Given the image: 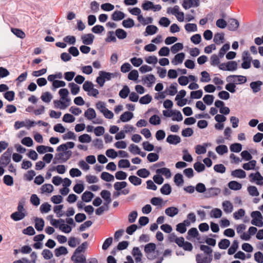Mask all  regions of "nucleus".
<instances>
[{
	"mask_svg": "<svg viewBox=\"0 0 263 263\" xmlns=\"http://www.w3.org/2000/svg\"><path fill=\"white\" fill-rule=\"evenodd\" d=\"M230 245V241L227 239H221L218 243V247L221 249H227Z\"/></svg>",
	"mask_w": 263,
	"mask_h": 263,
	"instance_id": "nucleus-51",
	"label": "nucleus"
},
{
	"mask_svg": "<svg viewBox=\"0 0 263 263\" xmlns=\"http://www.w3.org/2000/svg\"><path fill=\"white\" fill-rule=\"evenodd\" d=\"M17 211L11 215V218L14 221L23 219L26 216V211L24 208V204L20 202L17 209Z\"/></svg>",
	"mask_w": 263,
	"mask_h": 263,
	"instance_id": "nucleus-2",
	"label": "nucleus"
},
{
	"mask_svg": "<svg viewBox=\"0 0 263 263\" xmlns=\"http://www.w3.org/2000/svg\"><path fill=\"white\" fill-rule=\"evenodd\" d=\"M128 179L129 181L135 185H139L142 182V180L135 176H129Z\"/></svg>",
	"mask_w": 263,
	"mask_h": 263,
	"instance_id": "nucleus-64",
	"label": "nucleus"
},
{
	"mask_svg": "<svg viewBox=\"0 0 263 263\" xmlns=\"http://www.w3.org/2000/svg\"><path fill=\"white\" fill-rule=\"evenodd\" d=\"M201 78L200 82L201 83H209L211 81V76L206 71H202L200 73Z\"/></svg>",
	"mask_w": 263,
	"mask_h": 263,
	"instance_id": "nucleus-32",
	"label": "nucleus"
},
{
	"mask_svg": "<svg viewBox=\"0 0 263 263\" xmlns=\"http://www.w3.org/2000/svg\"><path fill=\"white\" fill-rule=\"evenodd\" d=\"M262 84V82L257 81L251 82L250 84V86L254 93H257L261 90V87Z\"/></svg>",
	"mask_w": 263,
	"mask_h": 263,
	"instance_id": "nucleus-19",
	"label": "nucleus"
},
{
	"mask_svg": "<svg viewBox=\"0 0 263 263\" xmlns=\"http://www.w3.org/2000/svg\"><path fill=\"white\" fill-rule=\"evenodd\" d=\"M85 117L88 120H92L96 118L97 115L94 109L88 108L84 112Z\"/></svg>",
	"mask_w": 263,
	"mask_h": 263,
	"instance_id": "nucleus-20",
	"label": "nucleus"
},
{
	"mask_svg": "<svg viewBox=\"0 0 263 263\" xmlns=\"http://www.w3.org/2000/svg\"><path fill=\"white\" fill-rule=\"evenodd\" d=\"M249 179L250 182L252 183L259 186L263 185V176L259 172L251 173L249 175Z\"/></svg>",
	"mask_w": 263,
	"mask_h": 263,
	"instance_id": "nucleus-6",
	"label": "nucleus"
},
{
	"mask_svg": "<svg viewBox=\"0 0 263 263\" xmlns=\"http://www.w3.org/2000/svg\"><path fill=\"white\" fill-rule=\"evenodd\" d=\"M130 92L129 88L127 86H124L119 92V96L123 99H125Z\"/></svg>",
	"mask_w": 263,
	"mask_h": 263,
	"instance_id": "nucleus-49",
	"label": "nucleus"
},
{
	"mask_svg": "<svg viewBox=\"0 0 263 263\" xmlns=\"http://www.w3.org/2000/svg\"><path fill=\"white\" fill-rule=\"evenodd\" d=\"M133 114L129 111H125L120 116V120L123 122H128L133 118Z\"/></svg>",
	"mask_w": 263,
	"mask_h": 263,
	"instance_id": "nucleus-30",
	"label": "nucleus"
},
{
	"mask_svg": "<svg viewBox=\"0 0 263 263\" xmlns=\"http://www.w3.org/2000/svg\"><path fill=\"white\" fill-rule=\"evenodd\" d=\"M122 25L125 28H130L135 26V22L133 19L128 18L123 21Z\"/></svg>",
	"mask_w": 263,
	"mask_h": 263,
	"instance_id": "nucleus-52",
	"label": "nucleus"
},
{
	"mask_svg": "<svg viewBox=\"0 0 263 263\" xmlns=\"http://www.w3.org/2000/svg\"><path fill=\"white\" fill-rule=\"evenodd\" d=\"M256 165V161L251 160L248 162L245 163L242 165V168L246 171L254 170Z\"/></svg>",
	"mask_w": 263,
	"mask_h": 263,
	"instance_id": "nucleus-26",
	"label": "nucleus"
},
{
	"mask_svg": "<svg viewBox=\"0 0 263 263\" xmlns=\"http://www.w3.org/2000/svg\"><path fill=\"white\" fill-rule=\"evenodd\" d=\"M93 197L94 194L92 193L89 191H86L82 195V200L85 202H89Z\"/></svg>",
	"mask_w": 263,
	"mask_h": 263,
	"instance_id": "nucleus-37",
	"label": "nucleus"
},
{
	"mask_svg": "<svg viewBox=\"0 0 263 263\" xmlns=\"http://www.w3.org/2000/svg\"><path fill=\"white\" fill-rule=\"evenodd\" d=\"M124 17L125 14L120 11H115L111 15V18L115 21L122 20Z\"/></svg>",
	"mask_w": 263,
	"mask_h": 263,
	"instance_id": "nucleus-31",
	"label": "nucleus"
},
{
	"mask_svg": "<svg viewBox=\"0 0 263 263\" xmlns=\"http://www.w3.org/2000/svg\"><path fill=\"white\" fill-rule=\"evenodd\" d=\"M226 80L228 82H233L235 85L241 84L247 82L246 77L240 75H230L227 77Z\"/></svg>",
	"mask_w": 263,
	"mask_h": 263,
	"instance_id": "nucleus-7",
	"label": "nucleus"
},
{
	"mask_svg": "<svg viewBox=\"0 0 263 263\" xmlns=\"http://www.w3.org/2000/svg\"><path fill=\"white\" fill-rule=\"evenodd\" d=\"M231 175L234 178L243 179L246 177V173L241 169H237L231 172Z\"/></svg>",
	"mask_w": 263,
	"mask_h": 263,
	"instance_id": "nucleus-23",
	"label": "nucleus"
},
{
	"mask_svg": "<svg viewBox=\"0 0 263 263\" xmlns=\"http://www.w3.org/2000/svg\"><path fill=\"white\" fill-rule=\"evenodd\" d=\"M149 122L152 125H157L160 124L161 120L158 115H155L149 118Z\"/></svg>",
	"mask_w": 263,
	"mask_h": 263,
	"instance_id": "nucleus-60",
	"label": "nucleus"
},
{
	"mask_svg": "<svg viewBox=\"0 0 263 263\" xmlns=\"http://www.w3.org/2000/svg\"><path fill=\"white\" fill-rule=\"evenodd\" d=\"M35 228L39 231H41L43 230L44 226V221L42 218H36L35 220Z\"/></svg>",
	"mask_w": 263,
	"mask_h": 263,
	"instance_id": "nucleus-43",
	"label": "nucleus"
},
{
	"mask_svg": "<svg viewBox=\"0 0 263 263\" xmlns=\"http://www.w3.org/2000/svg\"><path fill=\"white\" fill-rule=\"evenodd\" d=\"M252 218L251 224L256 227H262L263 226V216L259 211H253L251 214Z\"/></svg>",
	"mask_w": 263,
	"mask_h": 263,
	"instance_id": "nucleus-5",
	"label": "nucleus"
},
{
	"mask_svg": "<svg viewBox=\"0 0 263 263\" xmlns=\"http://www.w3.org/2000/svg\"><path fill=\"white\" fill-rule=\"evenodd\" d=\"M83 89L89 96L97 97L99 93V90L94 88L93 84L90 81H85L83 85Z\"/></svg>",
	"mask_w": 263,
	"mask_h": 263,
	"instance_id": "nucleus-3",
	"label": "nucleus"
},
{
	"mask_svg": "<svg viewBox=\"0 0 263 263\" xmlns=\"http://www.w3.org/2000/svg\"><path fill=\"white\" fill-rule=\"evenodd\" d=\"M79 141L81 143H90L91 141V137L87 134H83L78 138Z\"/></svg>",
	"mask_w": 263,
	"mask_h": 263,
	"instance_id": "nucleus-46",
	"label": "nucleus"
},
{
	"mask_svg": "<svg viewBox=\"0 0 263 263\" xmlns=\"http://www.w3.org/2000/svg\"><path fill=\"white\" fill-rule=\"evenodd\" d=\"M199 5V0H183L182 4L183 8L186 10L191 7H198Z\"/></svg>",
	"mask_w": 263,
	"mask_h": 263,
	"instance_id": "nucleus-12",
	"label": "nucleus"
},
{
	"mask_svg": "<svg viewBox=\"0 0 263 263\" xmlns=\"http://www.w3.org/2000/svg\"><path fill=\"white\" fill-rule=\"evenodd\" d=\"M11 161V152L9 149L3 154L0 159V164L6 166Z\"/></svg>",
	"mask_w": 263,
	"mask_h": 263,
	"instance_id": "nucleus-14",
	"label": "nucleus"
},
{
	"mask_svg": "<svg viewBox=\"0 0 263 263\" xmlns=\"http://www.w3.org/2000/svg\"><path fill=\"white\" fill-rule=\"evenodd\" d=\"M239 26V22L237 20L232 18L229 22L228 28L230 30L235 31Z\"/></svg>",
	"mask_w": 263,
	"mask_h": 263,
	"instance_id": "nucleus-35",
	"label": "nucleus"
},
{
	"mask_svg": "<svg viewBox=\"0 0 263 263\" xmlns=\"http://www.w3.org/2000/svg\"><path fill=\"white\" fill-rule=\"evenodd\" d=\"M101 178L102 180L107 182L113 181L115 179L114 175L105 172L102 173Z\"/></svg>",
	"mask_w": 263,
	"mask_h": 263,
	"instance_id": "nucleus-40",
	"label": "nucleus"
},
{
	"mask_svg": "<svg viewBox=\"0 0 263 263\" xmlns=\"http://www.w3.org/2000/svg\"><path fill=\"white\" fill-rule=\"evenodd\" d=\"M215 150L217 153L220 155H222L228 152V147L225 145H220L217 146Z\"/></svg>",
	"mask_w": 263,
	"mask_h": 263,
	"instance_id": "nucleus-47",
	"label": "nucleus"
},
{
	"mask_svg": "<svg viewBox=\"0 0 263 263\" xmlns=\"http://www.w3.org/2000/svg\"><path fill=\"white\" fill-rule=\"evenodd\" d=\"M223 211L226 213H231L233 210V205L229 201H224L222 203Z\"/></svg>",
	"mask_w": 263,
	"mask_h": 263,
	"instance_id": "nucleus-28",
	"label": "nucleus"
},
{
	"mask_svg": "<svg viewBox=\"0 0 263 263\" xmlns=\"http://www.w3.org/2000/svg\"><path fill=\"white\" fill-rule=\"evenodd\" d=\"M59 94L60 96V100L69 106L71 99L68 97L69 91L68 89L66 88H62L59 90Z\"/></svg>",
	"mask_w": 263,
	"mask_h": 263,
	"instance_id": "nucleus-11",
	"label": "nucleus"
},
{
	"mask_svg": "<svg viewBox=\"0 0 263 263\" xmlns=\"http://www.w3.org/2000/svg\"><path fill=\"white\" fill-rule=\"evenodd\" d=\"M178 209L174 206L170 207L165 209V213L170 217H174L178 213Z\"/></svg>",
	"mask_w": 263,
	"mask_h": 263,
	"instance_id": "nucleus-33",
	"label": "nucleus"
},
{
	"mask_svg": "<svg viewBox=\"0 0 263 263\" xmlns=\"http://www.w3.org/2000/svg\"><path fill=\"white\" fill-rule=\"evenodd\" d=\"M53 98L52 95L49 92H45L42 93L41 99L45 103H49Z\"/></svg>",
	"mask_w": 263,
	"mask_h": 263,
	"instance_id": "nucleus-45",
	"label": "nucleus"
},
{
	"mask_svg": "<svg viewBox=\"0 0 263 263\" xmlns=\"http://www.w3.org/2000/svg\"><path fill=\"white\" fill-rule=\"evenodd\" d=\"M211 143H205L203 145H197L195 147V153L198 155L204 154L206 152V147L210 146Z\"/></svg>",
	"mask_w": 263,
	"mask_h": 263,
	"instance_id": "nucleus-17",
	"label": "nucleus"
},
{
	"mask_svg": "<svg viewBox=\"0 0 263 263\" xmlns=\"http://www.w3.org/2000/svg\"><path fill=\"white\" fill-rule=\"evenodd\" d=\"M100 195L103 199L106 201L104 205H107L111 201V194L110 192L107 190H103L100 193Z\"/></svg>",
	"mask_w": 263,
	"mask_h": 263,
	"instance_id": "nucleus-24",
	"label": "nucleus"
},
{
	"mask_svg": "<svg viewBox=\"0 0 263 263\" xmlns=\"http://www.w3.org/2000/svg\"><path fill=\"white\" fill-rule=\"evenodd\" d=\"M145 61L148 64L156 65L158 61V58L155 55L146 57L144 58Z\"/></svg>",
	"mask_w": 263,
	"mask_h": 263,
	"instance_id": "nucleus-48",
	"label": "nucleus"
},
{
	"mask_svg": "<svg viewBox=\"0 0 263 263\" xmlns=\"http://www.w3.org/2000/svg\"><path fill=\"white\" fill-rule=\"evenodd\" d=\"M238 64L235 61H230L219 65V68L224 71H235L237 69Z\"/></svg>",
	"mask_w": 263,
	"mask_h": 263,
	"instance_id": "nucleus-8",
	"label": "nucleus"
},
{
	"mask_svg": "<svg viewBox=\"0 0 263 263\" xmlns=\"http://www.w3.org/2000/svg\"><path fill=\"white\" fill-rule=\"evenodd\" d=\"M238 247V242L236 240L233 241L232 246L229 249L228 253L229 255H232L235 253Z\"/></svg>",
	"mask_w": 263,
	"mask_h": 263,
	"instance_id": "nucleus-53",
	"label": "nucleus"
},
{
	"mask_svg": "<svg viewBox=\"0 0 263 263\" xmlns=\"http://www.w3.org/2000/svg\"><path fill=\"white\" fill-rule=\"evenodd\" d=\"M156 245L154 243H149L145 246L144 251L148 259L153 260L158 255V251L156 252Z\"/></svg>",
	"mask_w": 263,
	"mask_h": 263,
	"instance_id": "nucleus-4",
	"label": "nucleus"
},
{
	"mask_svg": "<svg viewBox=\"0 0 263 263\" xmlns=\"http://www.w3.org/2000/svg\"><path fill=\"white\" fill-rule=\"evenodd\" d=\"M130 62L135 67H139L143 64V60L140 58L134 57L130 59Z\"/></svg>",
	"mask_w": 263,
	"mask_h": 263,
	"instance_id": "nucleus-56",
	"label": "nucleus"
},
{
	"mask_svg": "<svg viewBox=\"0 0 263 263\" xmlns=\"http://www.w3.org/2000/svg\"><path fill=\"white\" fill-rule=\"evenodd\" d=\"M71 260L74 261V263H86L85 257L82 254H73L71 257Z\"/></svg>",
	"mask_w": 263,
	"mask_h": 263,
	"instance_id": "nucleus-34",
	"label": "nucleus"
},
{
	"mask_svg": "<svg viewBox=\"0 0 263 263\" xmlns=\"http://www.w3.org/2000/svg\"><path fill=\"white\" fill-rule=\"evenodd\" d=\"M51 206L47 202L43 203L40 208V211L42 213H48L51 210Z\"/></svg>",
	"mask_w": 263,
	"mask_h": 263,
	"instance_id": "nucleus-61",
	"label": "nucleus"
},
{
	"mask_svg": "<svg viewBox=\"0 0 263 263\" xmlns=\"http://www.w3.org/2000/svg\"><path fill=\"white\" fill-rule=\"evenodd\" d=\"M158 30V29L156 26L148 25L146 27L144 35L147 36L148 35H154L157 32Z\"/></svg>",
	"mask_w": 263,
	"mask_h": 263,
	"instance_id": "nucleus-27",
	"label": "nucleus"
},
{
	"mask_svg": "<svg viewBox=\"0 0 263 263\" xmlns=\"http://www.w3.org/2000/svg\"><path fill=\"white\" fill-rule=\"evenodd\" d=\"M229 187L231 190H239L242 187V185L236 181H231L229 183Z\"/></svg>",
	"mask_w": 263,
	"mask_h": 263,
	"instance_id": "nucleus-54",
	"label": "nucleus"
},
{
	"mask_svg": "<svg viewBox=\"0 0 263 263\" xmlns=\"http://www.w3.org/2000/svg\"><path fill=\"white\" fill-rule=\"evenodd\" d=\"M72 154L71 151L62 152L55 155L54 161H57L59 163L65 162L70 158Z\"/></svg>",
	"mask_w": 263,
	"mask_h": 263,
	"instance_id": "nucleus-9",
	"label": "nucleus"
},
{
	"mask_svg": "<svg viewBox=\"0 0 263 263\" xmlns=\"http://www.w3.org/2000/svg\"><path fill=\"white\" fill-rule=\"evenodd\" d=\"M185 58V54L183 52H181L177 54L174 58L172 60V63L175 65H177L178 64H181L183 62V61Z\"/></svg>",
	"mask_w": 263,
	"mask_h": 263,
	"instance_id": "nucleus-25",
	"label": "nucleus"
},
{
	"mask_svg": "<svg viewBox=\"0 0 263 263\" xmlns=\"http://www.w3.org/2000/svg\"><path fill=\"white\" fill-rule=\"evenodd\" d=\"M212 258L208 256H202L201 255H196L197 263H210Z\"/></svg>",
	"mask_w": 263,
	"mask_h": 263,
	"instance_id": "nucleus-29",
	"label": "nucleus"
},
{
	"mask_svg": "<svg viewBox=\"0 0 263 263\" xmlns=\"http://www.w3.org/2000/svg\"><path fill=\"white\" fill-rule=\"evenodd\" d=\"M184 28L187 32H196L197 31V27L195 24H186L185 25Z\"/></svg>",
	"mask_w": 263,
	"mask_h": 263,
	"instance_id": "nucleus-62",
	"label": "nucleus"
},
{
	"mask_svg": "<svg viewBox=\"0 0 263 263\" xmlns=\"http://www.w3.org/2000/svg\"><path fill=\"white\" fill-rule=\"evenodd\" d=\"M54 106L55 108L64 110L67 108L69 106L60 100H56L53 101Z\"/></svg>",
	"mask_w": 263,
	"mask_h": 263,
	"instance_id": "nucleus-39",
	"label": "nucleus"
},
{
	"mask_svg": "<svg viewBox=\"0 0 263 263\" xmlns=\"http://www.w3.org/2000/svg\"><path fill=\"white\" fill-rule=\"evenodd\" d=\"M81 38L84 45H91L93 43L95 36L91 33H88L82 35Z\"/></svg>",
	"mask_w": 263,
	"mask_h": 263,
	"instance_id": "nucleus-16",
	"label": "nucleus"
},
{
	"mask_svg": "<svg viewBox=\"0 0 263 263\" xmlns=\"http://www.w3.org/2000/svg\"><path fill=\"white\" fill-rule=\"evenodd\" d=\"M99 75L97 78L96 82L100 87H102L104 85L105 81H109L112 78L117 76V74L115 73H110L104 71H100Z\"/></svg>",
	"mask_w": 263,
	"mask_h": 263,
	"instance_id": "nucleus-1",
	"label": "nucleus"
},
{
	"mask_svg": "<svg viewBox=\"0 0 263 263\" xmlns=\"http://www.w3.org/2000/svg\"><path fill=\"white\" fill-rule=\"evenodd\" d=\"M156 173L158 174H161L164 175L167 178H169L171 176V173L170 169L166 167L157 169L156 170Z\"/></svg>",
	"mask_w": 263,
	"mask_h": 263,
	"instance_id": "nucleus-42",
	"label": "nucleus"
},
{
	"mask_svg": "<svg viewBox=\"0 0 263 263\" xmlns=\"http://www.w3.org/2000/svg\"><path fill=\"white\" fill-rule=\"evenodd\" d=\"M176 243L179 247L182 248L185 251H191L193 249L192 243L188 241H185L184 238L182 237H178Z\"/></svg>",
	"mask_w": 263,
	"mask_h": 263,
	"instance_id": "nucleus-10",
	"label": "nucleus"
},
{
	"mask_svg": "<svg viewBox=\"0 0 263 263\" xmlns=\"http://www.w3.org/2000/svg\"><path fill=\"white\" fill-rule=\"evenodd\" d=\"M67 253V249L65 247L61 246L55 249V255L57 257H59L62 255H66Z\"/></svg>",
	"mask_w": 263,
	"mask_h": 263,
	"instance_id": "nucleus-44",
	"label": "nucleus"
},
{
	"mask_svg": "<svg viewBox=\"0 0 263 263\" xmlns=\"http://www.w3.org/2000/svg\"><path fill=\"white\" fill-rule=\"evenodd\" d=\"M53 186L51 184H45L41 187L42 193H51L53 191Z\"/></svg>",
	"mask_w": 263,
	"mask_h": 263,
	"instance_id": "nucleus-38",
	"label": "nucleus"
},
{
	"mask_svg": "<svg viewBox=\"0 0 263 263\" xmlns=\"http://www.w3.org/2000/svg\"><path fill=\"white\" fill-rule=\"evenodd\" d=\"M222 211L218 208H214L210 212V215L211 218H219L222 216Z\"/></svg>",
	"mask_w": 263,
	"mask_h": 263,
	"instance_id": "nucleus-36",
	"label": "nucleus"
},
{
	"mask_svg": "<svg viewBox=\"0 0 263 263\" xmlns=\"http://www.w3.org/2000/svg\"><path fill=\"white\" fill-rule=\"evenodd\" d=\"M132 254L134 256L136 262H139L141 261L142 254L138 247H134L133 248Z\"/></svg>",
	"mask_w": 263,
	"mask_h": 263,
	"instance_id": "nucleus-22",
	"label": "nucleus"
},
{
	"mask_svg": "<svg viewBox=\"0 0 263 263\" xmlns=\"http://www.w3.org/2000/svg\"><path fill=\"white\" fill-rule=\"evenodd\" d=\"M167 91L169 95L174 96L177 92V84H172L167 88Z\"/></svg>",
	"mask_w": 263,
	"mask_h": 263,
	"instance_id": "nucleus-58",
	"label": "nucleus"
},
{
	"mask_svg": "<svg viewBox=\"0 0 263 263\" xmlns=\"http://www.w3.org/2000/svg\"><path fill=\"white\" fill-rule=\"evenodd\" d=\"M172 191V188L170 184L166 183L164 184L160 189L161 193L165 195H169Z\"/></svg>",
	"mask_w": 263,
	"mask_h": 263,
	"instance_id": "nucleus-55",
	"label": "nucleus"
},
{
	"mask_svg": "<svg viewBox=\"0 0 263 263\" xmlns=\"http://www.w3.org/2000/svg\"><path fill=\"white\" fill-rule=\"evenodd\" d=\"M172 117V120L175 121L179 122L183 120V116L181 112L177 110H173Z\"/></svg>",
	"mask_w": 263,
	"mask_h": 263,
	"instance_id": "nucleus-41",
	"label": "nucleus"
},
{
	"mask_svg": "<svg viewBox=\"0 0 263 263\" xmlns=\"http://www.w3.org/2000/svg\"><path fill=\"white\" fill-rule=\"evenodd\" d=\"M150 174L149 172L146 168H141L137 172V175L140 177L145 178Z\"/></svg>",
	"mask_w": 263,
	"mask_h": 263,
	"instance_id": "nucleus-63",
	"label": "nucleus"
},
{
	"mask_svg": "<svg viewBox=\"0 0 263 263\" xmlns=\"http://www.w3.org/2000/svg\"><path fill=\"white\" fill-rule=\"evenodd\" d=\"M183 48V45L182 43H177L173 45L171 48V50L174 54L177 53L179 51L182 50Z\"/></svg>",
	"mask_w": 263,
	"mask_h": 263,
	"instance_id": "nucleus-59",
	"label": "nucleus"
},
{
	"mask_svg": "<svg viewBox=\"0 0 263 263\" xmlns=\"http://www.w3.org/2000/svg\"><path fill=\"white\" fill-rule=\"evenodd\" d=\"M143 82L150 87L156 81V78L153 74H149L142 78Z\"/></svg>",
	"mask_w": 263,
	"mask_h": 263,
	"instance_id": "nucleus-21",
	"label": "nucleus"
},
{
	"mask_svg": "<svg viewBox=\"0 0 263 263\" xmlns=\"http://www.w3.org/2000/svg\"><path fill=\"white\" fill-rule=\"evenodd\" d=\"M75 144L73 142H67L64 144H61L59 145L57 148V151L58 152H66L68 151V149H71L74 147Z\"/></svg>",
	"mask_w": 263,
	"mask_h": 263,
	"instance_id": "nucleus-15",
	"label": "nucleus"
},
{
	"mask_svg": "<svg viewBox=\"0 0 263 263\" xmlns=\"http://www.w3.org/2000/svg\"><path fill=\"white\" fill-rule=\"evenodd\" d=\"M70 88L71 92L73 95H77L80 91V87L74 83H70L68 84Z\"/></svg>",
	"mask_w": 263,
	"mask_h": 263,
	"instance_id": "nucleus-57",
	"label": "nucleus"
},
{
	"mask_svg": "<svg viewBox=\"0 0 263 263\" xmlns=\"http://www.w3.org/2000/svg\"><path fill=\"white\" fill-rule=\"evenodd\" d=\"M31 260H29L26 258H22L21 259L15 260L13 263H36L37 255L36 252H33L30 254Z\"/></svg>",
	"mask_w": 263,
	"mask_h": 263,
	"instance_id": "nucleus-13",
	"label": "nucleus"
},
{
	"mask_svg": "<svg viewBox=\"0 0 263 263\" xmlns=\"http://www.w3.org/2000/svg\"><path fill=\"white\" fill-rule=\"evenodd\" d=\"M166 141L171 144L177 145L180 142L181 138L179 136L170 135L167 136Z\"/></svg>",
	"mask_w": 263,
	"mask_h": 263,
	"instance_id": "nucleus-18",
	"label": "nucleus"
},
{
	"mask_svg": "<svg viewBox=\"0 0 263 263\" xmlns=\"http://www.w3.org/2000/svg\"><path fill=\"white\" fill-rule=\"evenodd\" d=\"M213 40L216 44L220 45L223 42L224 34L219 33H216L214 35Z\"/></svg>",
	"mask_w": 263,
	"mask_h": 263,
	"instance_id": "nucleus-50",
	"label": "nucleus"
}]
</instances>
